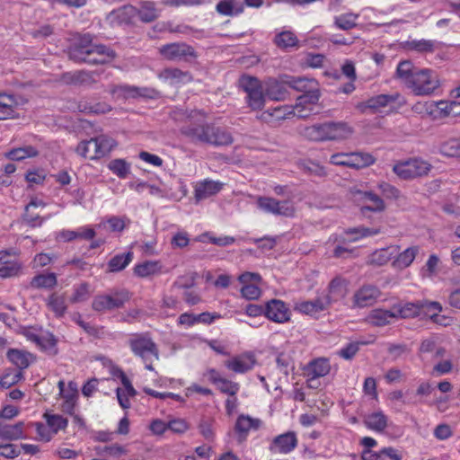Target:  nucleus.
Returning <instances> with one entry per match:
<instances>
[{
  "mask_svg": "<svg viewBox=\"0 0 460 460\" xmlns=\"http://www.w3.org/2000/svg\"><path fill=\"white\" fill-rule=\"evenodd\" d=\"M181 133L192 142H200L213 146H228L233 143L229 132L211 124H190L183 126Z\"/></svg>",
  "mask_w": 460,
  "mask_h": 460,
  "instance_id": "1",
  "label": "nucleus"
},
{
  "mask_svg": "<svg viewBox=\"0 0 460 460\" xmlns=\"http://www.w3.org/2000/svg\"><path fill=\"white\" fill-rule=\"evenodd\" d=\"M438 86V76L430 69H419L407 84L416 95H429Z\"/></svg>",
  "mask_w": 460,
  "mask_h": 460,
  "instance_id": "2",
  "label": "nucleus"
},
{
  "mask_svg": "<svg viewBox=\"0 0 460 460\" xmlns=\"http://www.w3.org/2000/svg\"><path fill=\"white\" fill-rule=\"evenodd\" d=\"M431 164L420 159H410L396 164L393 171L402 180H410L427 175L431 170Z\"/></svg>",
  "mask_w": 460,
  "mask_h": 460,
  "instance_id": "3",
  "label": "nucleus"
},
{
  "mask_svg": "<svg viewBox=\"0 0 460 460\" xmlns=\"http://www.w3.org/2000/svg\"><path fill=\"white\" fill-rule=\"evenodd\" d=\"M372 155L363 152L337 153L331 156L330 162L335 165H341L354 169L369 166L375 163Z\"/></svg>",
  "mask_w": 460,
  "mask_h": 460,
  "instance_id": "4",
  "label": "nucleus"
},
{
  "mask_svg": "<svg viewBox=\"0 0 460 460\" xmlns=\"http://www.w3.org/2000/svg\"><path fill=\"white\" fill-rule=\"evenodd\" d=\"M442 311V305L438 302L420 301L417 303H405L404 305H394L393 306L395 318H413L420 314V309Z\"/></svg>",
  "mask_w": 460,
  "mask_h": 460,
  "instance_id": "5",
  "label": "nucleus"
},
{
  "mask_svg": "<svg viewBox=\"0 0 460 460\" xmlns=\"http://www.w3.org/2000/svg\"><path fill=\"white\" fill-rule=\"evenodd\" d=\"M159 54L167 60H187L189 57L196 58L194 49L184 42H174L163 45L158 49Z\"/></svg>",
  "mask_w": 460,
  "mask_h": 460,
  "instance_id": "6",
  "label": "nucleus"
},
{
  "mask_svg": "<svg viewBox=\"0 0 460 460\" xmlns=\"http://www.w3.org/2000/svg\"><path fill=\"white\" fill-rule=\"evenodd\" d=\"M128 300V292L126 290H121L115 292L114 295L96 296L93 300L92 307L93 310L98 312L104 310H113L122 307L125 302Z\"/></svg>",
  "mask_w": 460,
  "mask_h": 460,
  "instance_id": "7",
  "label": "nucleus"
},
{
  "mask_svg": "<svg viewBox=\"0 0 460 460\" xmlns=\"http://www.w3.org/2000/svg\"><path fill=\"white\" fill-rule=\"evenodd\" d=\"M257 206L263 211L277 216L293 217L295 214V208L288 200L280 201L270 197H259Z\"/></svg>",
  "mask_w": 460,
  "mask_h": 460,
  "instance_id": "8",
  "label": "nucleus"
},
{
  "mask_svg": "<svg viewBox=\"0 0 460 460\" xmlns=\"http://www.w3.org/2000/svg\"><path fill=\"white\" fill-rule=\"evenodd\" d=\"M129 346L132 351L137 356L141 357L146 362L147 361L149 355H152L155 359H158V349L155 343L149 338L141 335L136 336L129 340Z\"/></svg>",
  "mask_w": 460,
  "mask_h": 460,
  "instance_id": "9",
  "label": "nucleus"
},
{
  "mask_svg": "<svg viewBox=\"0 0 460 460\" xmlns=\"http://www.w3.org/2000/svg\"><path fill=\"white\" fill-rule=\"evenodd\" d=\"M99 75L100 74L96 71L88 72L85 70H78L63 73L58 80L67 85H92L97 82L95 76Z\"/></svg>",
  "mask_w": 460,
  "mask_h": 460,
  "instance_id": "10",
  "label": "nucleus"
},
{
  "mask_svg": "<svg viewBox=\"0 0 460 460\" xmlns=\"http://www.w3.org/2000/svg\"><path fill=\"white\" fill-rule=\"evenodd\" d=\"M96 44L93 43V38L90 34H84L78 38V40L69 48L68 57L71 60L80 62L84 59V56L91 54V49Z\"/></svg>",
  "mask_w": 460,
  "mask_h": 460,
  "instance_id": "11",
  "label": "nucleus"
},
{
  "mask_svg": "<svg viewBox=\"0 0 460 460\" xmlns=\"http://www.w3.org/2000/svg\"><path fill=\"white\" fill-rule=\"evenodd\" d=\"M297 131L300 136L311 141H329V122L300 126Z\"/></svg>",
  "mask_w": 460,
  "mask_h": 460,
  "instance_id": "12",
  "label": "nucleus"
},
{
  "mask_svg": "<svg viewBox=\"0 0 460 460\" xmlns=\"http://www.w3.org/2000/svg\"><path fill=\"white\" fill-rule=\"evenodd\" d=\"M297 446L296 435L294 431H288L274 438L270 450L281 454H288L294 450Z\"/></svg>",
  "mask_w": 460,
  "mask_h": 460,
  "instance_id": "13",
  "label": "nucleus"
},
{
  "mask_svg": "<svg viewBox=\"0 0 460 460\" xmlns=\"http://www.w3.org/2000/svg\"><path fill=\"white\" fill-rule=\"evenodd\" d=\"M125 11L131 15H137L143 22H152L159 17L155 4L150 1L142 2L138 9L133 6L125 7Z\"/></svg>",
  "mask_w": 460,
  "mask_h": 460,
  "instance_id": "14",
  "label": "nucleus"
},
{
  "mask_svg": "<svg viewBox=\"0 0 460 460\" xmlns=\"http://www.w3.org/2000/svg\"><path fill=\"white\" fill-rule=\"evenodd\" d=\"M265 315L276 323H284L289 320L288 309L282 301L277 299H272L266 304Z\"/></svg>",
  "mask_w": 460,
  "mask_h": 460,
  "instance_id": "15",
  "label": "nucleus"
},
{
  "mask_svg": "<svg viewBox=\"0 0 460 460\" xmlns=\"http://www.w3.org/2000/svg\"><path fill=\"white\" fill-rule=\"evenodd\" d=\"M91 54L84 56V59L80 62H84L93 65L106 64L114 58L115 53L113 50L106 48L104 45H95L91 49Z\"/></svg>",
  "mask_w": 460,
  "mask_h": 460,
  "instance_id": "16",
  "label": "nucleus"
},
{
  "mask_svg": "<svg viewBox=\"0 0 460 460\" xmlns=\"http://www.w3.org/2000/svg\"><path fill=\"white\" fill-rule=\"evenodd\" d=\"M381 295L380 290L375 286H364L355 294L356 305L359 307L372 305Z\"/></svg>",
  "mask_w": 460,
  "mask_h": 460,
  "instance_id": "17",
  "label": "nucleus"
},
{
  "mask_svg": "<svg viewBox=\"0 0 460 460\" xmlns=\"http://www.w3.org/2000/svg\"><path fill=\"white\" fill-rule=\"evenodd\" d=\"M255 363L254 355L246 353L226 361L225 365L235 373H244L252 369Z\"/></svg>",
  "mask_w": 460,
  "mask_h": 460,
  "instance_id": "18",
  "label": "nucleus"
},
{
  "mask_svg": "<svg viewBox=\"0 0 460 460\" xmlns=\"http://www.w3.org/2000/svg\"><path fill=\"white\" fill-rule=\"evenodd\" d=\"M45 203L36 198L31 199L29 204L25 206L23 220L31 226H37L42 224L43 219L37 211L39 208H44Z\"/></svg>",
  "mask_w": 460,
  "mask_h": 460,
  "instance_id": "19",
  "label": "nucleus"
},
{
  "mask_svg": "<svg viewBox=\"0 0 460 460\" xmlns=\"http://www.w3.org/2000/svg\"><path fill=\"white\" fill-rule=\"evenodd\" d=\"M223 183L215 181L205 180L197 184L195 189V199L197 201L205 199L219 192Z\"/></svg>",
  "mask_w": 460,
  "mask_h": 460,
  "instance_id": "20",
  "label": "nucleus"
},
{
  "mask_svg": "<svg viewBox=\"0 0 460 460\" xmlns=\"http://www.w3.org/2000/svg\"><path fill=\"white\" fill-rule=\"evenodd\" d=\"M354 130L343 121H329V141H339L349 138Z\"/></svg>",
  "mask_w": 460,
  "mask_h": 460,
  "instance_id": "21",
  "label": "nucleus"
},
{
  "mask_svg": "<svg viewBox=\"0 0 460 460\" xmlns=\"http://www.w3.org/2000/svg\"><path fill=\"white\" fill-rule=\"evenodd\" d=\"M288 84L285 83V75L280 80H270L267 84L266 95L275 101H283L288 96Z\"/></svg>",
  "mask_w": 460,
  "mask_h": 460,
  "instance_id": "22",
  "label": "nucleus"
},
{
  "mask_svg": "<svg viewBox=\"0 0 460 460\" xmlns=\"http://www.w3.org/2000/svg\"><path fill=\"white\" fill-rule=\"evenodd\" d=\"M320 98V91L318 85L309 89L302 95L297 98V102L296 104V110L297 111V116L300 118H305L308 116V113H304V106L306 104H315Z\"/></svg>",
  "mask_w": 460,
  "mask_h": 460,
  "instance_id": "23",
  "label": "nucleus"
},
{
  "mask_svg": "<svg viewBox=\"0 0 460 460\" xmlns=\"http://www.w3.org/2000/svg\"><path fill=\"white\" fill-rule=\"evenodd\" d=\"M329 296L325 299L316 298L314 301H304L296 305V308L305 314H313L325 310L331 304Z\"/></svg>",
  "mask_w": 460,
  "mask_h": 460,
  "instance_id": "24",
  "label": "nucleus"
},
{
  "mask_svg": "<svg viewBox=\"0 0 460 460\" xmlns=\"http://www.w3.org/2000/svg\"><path fill=\"white\" fill-rule=\"evenodd\" d=\"M9 254L10 253L6 251L0 252V262L2 263L0 267V278L2 279L15 277L22 270V264L19 261L5 260V256Z\"/></svg>",
  "mask_w": 460,
  "mask_h": 460,
  "instance_id": "25",
  "label": "nucleus"
},
{
  "mask_svg": "<svg viewBox=\"0 0 460 460\" xmlns=\"http://www.w3.org/2000/svg\"><path fill=\"white\" fill-rule=\"evenodd\" d=\"M419 252L420 247L417 245L407 248L397 255L392 263L393 267L398 270L406 269L412 263Z\"/></svg>",
  "mask_w": 460,
  "mask_h": 460,
  "instance_id": "26",
  "label": "nucleus"
},
{
  "mask_svg": "<svg viewBox=\"0 0 460 460\" xmlns=\"http://www.w3.org/2000/svg\"><path fill=\"white\" fill-rule=\"evenodd\" d=\"M260 423V420L252 419L251 417L244 415L239 416L234 427L236 432L239 433V441H243L249 430L251 429H258Z\"/></svg>",
  "mask_w": 460,
  "mask_h": 460,
  "instance_id": "27",
  "label": "nucleus"
},
{
  "mask_svg": "<svg viewBox=\"0 0 460 460\" xmlns=\"http://www.w3.org/2000/svg\"><path fill=\"white\" fill-rule=\"evenodd\" d=\"M395 318L393 307L391 310L374 309L367 316V321L374 326H385Z\"/></svg>",
  "mask_w": 460,
  "mask_h": 460,
  "instance_id": "28",
  "label": "nucleus"
},
{
  "mask_svg": "<svg viewBox=\"0 0 460 460\" xmlns=\"http://www.w3.org/2000/svg\"><path fill=\"white\" fill-rule=\"evenodd\" d=\"M7 358L16 366L18 371L22 372V370L26 369L30 366L29 358L31 356L30 353L17 349H10L6 353Z\"/></svg>",
  "mask_w": 460,
  "mask_h": 460,
  "instance_id": "29",
  "label": "nucleus"
},
{
  "mask_svg": "<svg viewBox=\"0 0 460 460\" xmlns=\"http://www.w3.org/2000/svg\"><path fill=\"white\" fill-rule=\"evenodd\" d=\"M285 83L288 87L303 93L317 86V82L314 79H308L306 77H294L287 75H285Z\"/></svg>",
  "mask_w": 460,
  "mask_h": 460,
  "instance_id": "30",
  "label": "nucleus"
},
{
  "mask_svg": "<svg viewBox=\"0 0 460 460\" xmlns=\"http://www.w3.org/2000/svg\"><path fill=\"white\" fill-rule=\"evenodd\" d=\"M47 306L57 317L64 316L67 309L65 295L51 294L47 301Z\"/></svg>",
  "mask_w": 460,
  "mask_h": 460,
  "instance_id": "31",
  "label": "nucleus"
},
{
  "mask_svg": "<svg viewBox=\"0 0 460 460\" xmlns=\"http://www.w3.org/2000/svg\"><path fill=\"white\" fill-rule=\"evenodd\" d=\"M76 153L84 158H100L96 137L81 141L76 147Z\"/></svg>",
  "mask_w": 460,
  "mask_h": 460,
  "instance_id": "32",
  "label": "nucleus"
},
{
  "mask_svg": "<svg viewBox=\"0 0 460 460\" xmlns=\"http://www.w3.org/2000/svg\"><path fill=\"white\" fill-rule=\"evenodd\" d=\"M23 422L20 421L14 425L3 424L0 422V438L7 440H17L22 438Z\"/></svg>",
  "mask_w": 460,
  "mask_h": 460,
  "instance_id": "33",
  "label": "nucleus"
},
{
  "mask_svg": "<svg viewBox=\"0 0 460 460\" xmlns=\"http://www.w3.org/2000/svg\"><path fill=\"white\" fill-rule=\"evenodd\" d=\"M364 423L368 429L382 432L387 427V417L382 411L374 412L366 417Z\"/></svg>",
  "mask_w": 460,
  "mask_h": 460,
  "instance_id": "34",
  "label": "nucleus"
},
{
  "mask_svg": "<svg viewBox=\"0 0 460 460\" xmlns=\"http://www.w3.org/2000/svg\"><path fill=\"white\" fill-rule=\"evenodd\" d=\"M355 193L359 194L363 198L368 199L372 202L371 206H364L361 208L362 214H365L366 211H373V212H380L385 209V203L383 199L376 194L371 191H360L357 190Z\"/></svg>",
  "mask_w": 460,
  "mask_h": 460,
  "instance_id": "35",
  "label": "nucleus"
},
{
  "mask_svg": "<svg viewBox=\"0 0 460 460\" xmlns=\"http://www.w3.org/2000/svg\"><path fill=\"white\" fill-rule=\"evenodd\" d=\"M216 9L221 14L233 16L241 13L243 6L237 0H223L217 4Z\"/></svg>",
  "mask_w": 460,
  "mask_h": 460,
  "instance_id": "36",
  "label": "nucleus"
},
{
  "mask_svg": "<svg viewBox=\"0 0 460 460\" xmlns=\"http://www.w3.org/2000/svg\"><path fill=\"white\" fill-rule=\"evenodd\" d=\"M133 252H128L123 254H117L108 262L109 272H118L124 270L132 261Z\"/></svg>",
  "mask_w": 460,
  "mask_h": 460,
  "instance_id": "37",
  "label": "nucleus"
},
{
  "mask_svg": "<svg viewBox=\"0 0 460 460\" xmlns=\"http://www.w3.org/2000/svg\"><path fill=\"white\" fill-rule=\"evenodd\" d=\"M161 266L159 261H146L137 264L134 268V273L141 278H146L160 273Z\"/></svg>",
  "mask_w": 460,
  "mask_h": 460,
  "instance_id": "38",
  "label": "nucleus"
},
{
  "mask_svg": "<svg viewBox=\"0 0 460 460\" xmlns=\"http://www.w3.org/2000/svg\"><path fill=\"white\" fill-rule=\"evenodd\" d=\"M398 246H390L388 248L375 251L370 256V263L374 265L382 266L387 263L395 252Z\"/></svg>",
  "mask_w": 460,
  "mask_h": 460,
  "instance_id": "39",
  "label": "nucleus"
},
{
  "mask_svg": "<svg viewBox=\"0 0 460 460\" xmlns=\"http://www.w3.org/2000/svg\"><path fill=\"white\" fill-rule=\"evenodd\" d=\"M39 155L38 150L32 146L13 148L6 153V157L13 161H22L28 157H35Z\"/></svg>",
  "mask_w": 460,
  "mask_h": 460,
  "instance_id": "40",
  "label": "nucleus"
},
{
  "mask_svg": "<svg viewBox=\"0 0 460 460\" xmlns=\"http://www.w3.org/2000/svg\"><path fill=\"white\" fill-rule=\"evenodd\" d=\"M420 68H417L413 66L411 61L403 60L399 63L396 70V74L398 77L407 86L408 81H411L414 76L415 72H417Z\"/></svg>",
  "mask_w": 460,
  "mask_h": 460,
  "instance_id": "41",
  "label": "nucleus"
},
{
  "mask_svg": "<svg viewBox=\"0 0 460 460\" xmlns=\"http://www.w3.org/2000/svg\"><path fill=\"white\" fill-rule=\"evenodd\" d=\"M406 49L415 50L419 53H433L437 47V42L429 40H411L405 43Z\"/></svg>",
  "mask_w": 460,
  "mask_h": 460,
  "instance_id": "42",
  "label": "nucleus"
},
{
  "mask_svg": "<svg viewBox=\"0 0 460 460\" xmlns=\"http://www.w3.org/2000/svg\"><path fill=\"white\" fill-rule=\"evenodd\" d=\"M57 284L58 280L55 273L39 274L31 281V286L35 288H52Z\"/></svg>",
  "mask_w": 460,
  "mask_h": 460,
  "instance_id": "43",
  "label": "nucleus"
},
{
  "mask_svg": "<svg viewBox=\"0 0 460 460\" xmlns=\"http://www.w3.org/2000/svg\"><path fill=\"white\" fill-rule=\"evenodd\" d=\"M399 97V93L380 94L368 99L366 103L367 108L377 110L381 107L386 106L390 102H396Z\"/></svg>",
  "mask_w": 460,
  "mask_h": 460,
  "instance_id": "44",
  "label": "nucleus"
},
{
  "mask_svg": "<svg viewBox=\"0 0 460 460\" xmlns=\"http://www.w3.org/2000/svg\"><path fill=\"white\" fill-rule=\"evenodd\" d=\"M439 152L448 157H460V139L451 138L443 142L439 146Z\"/></svg>",
  "mask_w": 460,
  "mask_h": 460,
  "instance_id": "45",
  "label": "nucleus"
},
{
  "mask_svg": "<svg viewBox=\"0 0 460 460\" xmlns=\"http://www.w3.org/2000/svg\"><path fill=\"white\" fill-rule=\"evenodd\" d=\"M108 168L120 179H125L130 172V164L124 159H113Z\"/></svg>",
  "mask_w": 460,
  "mask_h": 460,
  "instance_id": "46",
  "label": "nucleus"
},
{
  "mask_svg": "<svg viewBox=\"0 0 460 460\" xmlns=\"http://www.w3.org/2000/svg\"><path fill=\"white\" fill-rule=\"evenodd\" d=\"M23 378L21 371L7 369L0 378V386L8 389Z\"/></svg>",
  "mask_w": 460,
  "mask_h": 460,
  "instance_id": "47",
  "label": "nucleus"
},
{
  "mask_svg": "<svg viewBox=\"0 0 460 460\" xmlns=\"http://www.w3.org/2000/svg\"><path fill=\"white\" fill-rule=\"evenodd\" d=\"M347 281L341 277H335L329 284V296L343 297L346 294Z\"/></svg>",
  "mask_w": 460,
  "mask_h": 460,
  "instance_id": "48",
  "label": "nucleus"
},
{
  "mask_svg": "<svg viewBox=\"0 0 460 460\" xmlns=\"http://www.w3.org/2000/svg\"><path fill=\"white\" fill-rule=\"evenodd\" d=\"M309 369L313 377H320L329 374L331 367L327 359L318 358L310 363Z\"/></svg>",
  "mask_w": 460,
  "mask_h": 460,
  "instance_id": "49",
  "label": "nucleus"
},
{
  "mask_svg": "<svg viewBox=\"0 0 460 460\" xmlns=\"http://www.w3.org/2000/svg\"><path fill=\"white\" fill-rule=\"evenodd\" d=\"M358 14L352 13H343L340 16H337L334 21V24L341 30L348 31L357 26L356 20L358 18Z\"/></svg>",
  "mask_w": 460,
  "mask_h": 460,
  "instance_id": "50",
  "label": "nucleus"
},
{
  "mask_svg": "<svg viewBox=\"0 0 460 460\" xmlns=\"http://www.w3.org/2000/svg\"><path fill=\"white\" fill-rule=\"evenodd\" d=\"M274 41L281 49L294 47L297 44L296 37L289 31H282L276 35Z\"/></svg>",
  "mask_w": 460,
  "mask_h": 460,
  "instance_id": "51",
  "label": "nucleus"
},
{
  "mask_svg": "<svg viewBox=\"0 0 460 460\" xmlns=\"http://www.w3.org/2000/svg\"><path fill=\"white\" fill-rule=\"evenodd\" d=\"M96 141L100 157H102L109 154L112 150V148L115 147L117 145L116 141L113 138L109 137L105 135L96 137Z\"/></svg>",
  "mask_w": 460,
  "mask_h": 460,
  "instance_id": "52",
  "label": "nucleus"
},
{
  "mask_svg": "<svg viewBox=\"0 0 460 460\" xmlns=\"http://www.w3.org/2000/svg\"><path fill=\"white\" fill-rule=\"evenodd\" d=\"M61 235L65 241H72L75 238L91 240L95 236V232L92 228H85L82 231H64L61 233Z\"/></svg>",
  "mask_w": 460,
  "mask_h": 460,
  "instance_id": "53",
  "label": "nucleus"
},
{
  "mask_svg": "<svg viewBox=\"0 0 460 460\" xmlns=\"http://www.w3.org/2000/svg\"><path fill=\"white\" fill-rule=\"evenodd\" d=\"M238 84L247 94L261 87L260 81L250 75L241 76Z\"/></svg>",
  "mask_w": 460,
  "mask_h": 460,
  "instance_id": "54",
  "label": "nucleus"
},
{
  "mask_svg": "<svg viewBox=\"0 0 460 460\" xmlns=\"http://www.w3.org/2000/svg\"><path fill=\"white\" fill-rule=\"evenodd\" d=\"M248 104L252 110H261L264 105V95L262 88L255 90L247 94Z\"/></svg>",
  "mask_w": 460,
  "mask_h": 460,
  "instance_id": "55",
  "label": "nucleus"
},
{
  "mask_svg": "<svg viewBox=\"0 0 460 460\" xmlns=\"http://www.w3.org/2000/svg\"><path fill=\"white\" fill-rule=\"evenodd\" d=\"M90 296L89 285L87 283L80 284L70 297L71 303H80L87 300Z\"/></svg>",
  "mask_w": 460,
  "mask_h": 460,
  "instance_id": "56",
  "label": "nucleus"
},
{
  "mask_svg": "<svg viewBox=\"0 0 460 460\" xmlns=\"http://www.w3.org/2000/svg\"><path fill=\"white\" fill-rule=\"evenodd\" d=\"M57 339L54 335L49 333L41 337L40 342L38 344L42 349L49 351L51 355H56L58 350L56 348Z\"/></svg>",
  "mask_w": 460,
  "mask_h": 460,
  "instance_id": "57",
  "label": "nucleus"
},
{
  "mask_svg": "<svg viewBox=\"0 0 460 460\" xmlns=\"http://www.w3.org/2000/svg\"><path fill=\"white\" fill-rule=\"evenodd\" d=\"M217 387L222 393L227 394L231 396H234L239 390V385L237 383L226 378L219 380Z\"/></svg>",
  "mask_w": 460,
  "mask_h": 460,
  "instance_id": "58",
  "label": "nucleus"
},
{
  "mask_svg": "<svg viewBox=\"0 0 460 460\" xmlns=\"http://www.w3.org/2000/svg\"><path fill=\"white\" fill-rule=\"evenodd\" d=\"M242 296L248 300H254L260 297L261 291L254 284H243L241 289Z\"/></svg>",
  "mask_w": 460,
  "mask_h": 460,
  "instance_id": "59",
  "label": "nucleus"
},
{
  "mask_svg": "<svg viewBox=\"0 0 460 460\" xmlns=\"http://www.w3.org/2000/svg\"><path fill=\"white\" fill-rule=\"evenodd\" d=\"M47 422L56 432L64 429L67 426V420L60 415H46Z\"/></svg>",
  "mask_w": 460,
  "mask_h": 460,
  "instance_id": "60",
  "label": "nucleus"
},
{
  "mask_svg": "<svg viewBox=\"0 0 460 460\" xmlns=\"http://www.w3.org/2000/svg\"><path fill=\"white\" fill-rule=\"evenodd\" d=\"M21 454V451L13 444H0V456L8 459H13Z\"/></svg>",
  "mask_w": 460,
  "mask_h": 460,
  "instance_id": "61",
  "label": "nucleus"
},
{
  "mask_svg": "<svg viewBox=\"0 0 460 460\" xmlns=\"http://www.w3.org/2000/svg\"><path fill=\"white\" fill-rule=\"evenodd\" d=\"M378 187L386 199H397L400 196V190L387 182H381Z\"/></svg>",
  "mask_w": 460,
  "mask_h": 460,
  "instance_id": "62",
  "label": "nucleus"
},
{
  "mask_svg": "<svg viewBox=\"0 0 460 460\" xmlns=\"http://www.w3.org/2000/svg\"><path fill=\"white\" fill-rule=\"evenodd\" d=\"M197 273H191L190 276L180 277L174 283L179 288H190L195 286Z\"/></svg>",
  "mask_w": 460,
  "mask_h": 460,
  "instance_id": "63",
  "label": "nucleus"
},
{
  "mask_svg": "<svg viewBox=\"0 0 460 460\" xmlns=\"http://www.w3.org/2000/svg\"><path fill=\"white\" fill-rule=\"evenodd\" d=\"M380 460H402V456L394 447H385L380 451Z\"/></svg>",
  "mask_w": 460,
  "mask_h": 460,
  "instance_id": "64",
  "label": "nucleus"
}]
</instances>
